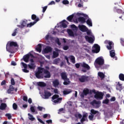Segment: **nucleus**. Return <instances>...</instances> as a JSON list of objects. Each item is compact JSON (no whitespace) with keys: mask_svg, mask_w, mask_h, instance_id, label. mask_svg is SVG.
Wrapping results in <instances>:
<instances>
[{"mask_svg":"<svg viewBox=\"0 0 124 124\" xmlns=\"http://www.w3.org/2000/svg\"><path fill=\"white\" fill-rule=\"evenodd\" d=\"M35 75L37 79L51 78V73L50 72L42 67L38 68V71L35 73Z\"/></svg>","mask_w":124,"mask_h":124,"instance_id":"obj_1","label":"nucleus"},{"mask_svg":"<svg viewBox=\"0 0 124 124\" xmlns=\"http://www.w3.org/2000/svg\"><path fill=\"white\" fill-rule=\"evenodd\" d=\"M94 65H99V68L100 69H106L107 66L104 65V59L101 57L97 58L94 62Z\"/></svg>","mask_w":124,"mask_h":124,"instance_id":"obj_2","label":"nucleus"},{"mask_svg":"<svg viewBox=\"0 0 124 124\" xmlns=\"http://www.w3.org/2000/svg\"><path fill=\"white\" fill-rule=\"evenodd\" d=\"M13 46L18 47V44L15 42H8L6 45L7 50L10 53H13Z\"/></svg>","mask_w":124,"mask_h":124,"instance_id":"obj_3","label":"nucleus"},{"mask_svg":"<svg viewBox=\"0 0 124 124\" xmlns=\"http://www.w3.org/2000/svg\"><path fill=\"white\" fill-rule=\"evenodd\" d=\"M61 76L62 80L64 81L63 82V85L65 86H67V85H69L71 82L69 80V78H67V74L65 72H62L61 73Z\"/></svg>","mask_w":124,"mask_h":124,"instance_id":"obj_4","label":"nucleus"},{"mask_svg":"<svg viewBox=\"0 0 124 124\" xmlns=\"http://www.w3.org/2000/svg\"><path fill=\"white\" fill-rule=\"evenodd\" d=\"M103 96H104V93H103L97 91L94 95V97L97 100H102L103 99Z\"/></svg>","mask_w":124,"mask_h":124,"instance_id":"obj_5","label":"nucleus"},{"mask_svg":"<svg viewBox=\"0 0 124 124\" xmlns=\"http://www.w3.org/2000/svg\"><path fill=\"white\" fill-rule=\"evenodd\" d=\"M78 81L80 83H86V82H89L90 81V78L88 76L82 75L79 77Z\"/></svg>","mask_w":124,"mask_h":124,"instance_id":"obj_6","label":"nucleus"},{"mask_svg":"<svg viewBox=\"0 0 124 124\" xmlns=\"http://www.w3.org/2000/svg\"><path fill=\"white\" fill-rule=\"evenodd\" d=\"M100 51V46H99V45H98L97 44H95L93 46L92 52L93 53H95V54H97V53H99Z\"/></svg>","mask_w":124,"mask_h":124,"instance_id":"obj_7","label":"nucleus"},{"mask_svg":"<svg viewBox=\"0 0 124 124\" xmlns=\"http://www.w3.org/2000/svg\"><path fill=\"white\" fill-rule=\"evenodd\" d=\"M60 96L58 94H54L52 97V99H53L54 103H59L60 101H62V98H59ZM57 100H55L56 99Z\"/></svg>","mask_w":124,"mask_h":124,"instance_id":"obj_8","label":"nucleus"},{"mask_svg":"<svg viewBox=\"0 0 124 124\" xmlns=\"http://www.w3.org/2000/svg\"><path fill=\"white\" fill-rule=\"evenodd\" d=\"M91 104L92 106L96 105V108H99V107H100V105L101 104V101H96V100L94 99L91 102Z\"/></svg>","mask_w":124,"mask_h":124,"instance_id":"obj_9","label":"nucleus"},{"mask_svg":"<svg viewBox=\"0 0 124 124\" xmlns=\"http://www.w3.org/2000/svg\"><path fill=\"white\" fill-rule=\"evenodd\" d=\"M89 93H90V90L88 89H84L83 92L80 94V97L84 98L85 95H88L89 94Z\"/></svg>","mask_w":124,"mask_h":124,"instance_id":"obj_10","label":"nucleus"},{"mask_svg":"<svg viewBox=\"0 0 124 124\" xmlns=\"http://www.w3.org/2000/svg\"><path fill=\"white\" fill-rule=\"evenodd\" d=\"M78 28L81 31H82V32H86V31H88V28H87V27L84 25H78Z\"/></svg>","mask_w":124,"mask_h":124,"instance_id":"obj_11","label":"nucleus"},{"mask_svg":"<svg viewBox=\"0 0 124 124\" xmlns=\"http://www.w3.org/2000/svg\"><path fill=\"white\" fill-rule=\"evenodd\" d=\"M80 120L81 124H84V122H86L88 120V113H84L83 114L82 117Z\"/></svg>","mask_w":124,"mask_h":124,"instance_id":"obj_12","label":"nucleus"},{"mask_svg":"<svg viewBox=\"0 0 124 124\" xmlns=\"http://www.w3.org/2000/svg\"><path fill=\"white\" fill-rule=\"evenodd\" d=\"M52 95V93L48 91H45L44 97L45 99H48Z\"/></svg>","mask_w":124,"mask_h":124,"instance_id":"obj_13","label":"nucleus"},{"mask_svg":"<svg viewBox=\"0 0 124 124\" xmlns=\"http://www.w3.org/2000/svg\"><path fill=\"white\" fill-rule=\"evenodd\" d=\"M105 43H106V44H107V43H108V46H107V49H108V50L112 49V45L113 44V43L112 42L108 41V40H106L105 41Z\"/></svg>","mask_w":124,"mask_h":124,"instance_id":"obj_14","label":"nucleus"},{"mask_svg":"<svg viewBox=\"0 0 124 124\" xmlns=\"http://www.w3.org/2000/svg\"><path fill=\"white\" fill-rule=\"evenodd\" d=\"M38 21H39V18H37L34 21L32 22L27 24V27L29 28L32 27V26H33V25H35V24H36Z\"/></svg>","mask_w":124,"mask_h":124,"instance_id":"obj_15","label":"nucleus"},{"mask_svg":"<svg viewBox=\"0 0 124 124\" xmlns=\"http://www.w3.org/2000/svg\"><path fill=\"white\" fill-rule=\"evenodd\" d=\"M85 38L86 41H88L89 43H93V41H94L93 38L92 37H89V36H85Z\"/></svg>","mask_w":124,"mask_h":124,"instance_id":"obj_16","label":"nucleus"},{"mask_svg":"<svg viewBox=\"0 0 124 124\" xmlns=\"http://www.w3.org/2000/svg\"><path fill=\"white\" fill-rule=\"evenodd\" d=\"M6 108H7V105L4 103H1L0 105V110H6Z\"/></svg>","mask_w":124,"mask_h":124,"instance_id":"obj_17","label":"nucleus"},{"mask_svg":"<svg viewBox=\"0 0 124 124\" xmlns=\"http://www.w3.org/2000/svg\"><path fill=\"white\" fill-rule=\"evenodd\" d=\"M82 67L83 68H86L87 70H90L91 69V67L89 65V64L85 63V62H83L81 64Z\"/></svg>","mask_w":124,"mask_h":124,"instance_id":"obj_18","label":"nucleus"},{"mask_svg":"<svg viewBox=\"0 0 124 124\" xmlns=\"http://www.w3.org/2000/svg\"><path fill=\"white\" fill-rule=\"evenodd\" d=\"M113 11L114 12H117V13H118V14H124V11H123L122 10L120 9H117V7H114L113 8Z\"/></svg>","mask_w":124,"mask_h":124,"instance_id":"obj_19","label":"nucleus"},{"mask_svg":"<svg viewBox=\"0 0 124 124\" xmlns=\"http://www.w3.org/2000/svg\"><path fill=\"white\" fill-rule=\"evenodd\" d=\"M116 90L120 91V92L123 90V85L120 83V82H118V84L116 85Z\"/></svg>","mask_w":124,"mask_h":124,"instance_id":"obj_20","label":"nucleus"},{"mask_svg":"<svg viewBox=\"0 0 124 124\" xmlns=\"http://www.w3.org/2000/svg\"><path fill=\"white\" fill-rule=\"evenodd\" d=\"M27 23H28V20H23L21 23V25H17V27H21V28H25L27 26Z\"/></svg>","mask_w":124,"mask_h":124,"instance_id":"obj_21","label":"nucleus"},{"mask_svg":"<svg viewBox=\"0 0 124 124\" xmlns=\"http://www.w3.org/2000/svg\"><path fill=\"white\" fill-rule=\"evenodd\" d=\"M44 52L46 54H47L48 53H51V52H52V47H51V46H47L44 49Z\"/></svg>","mask_w":124,"mask_h":124,"instance_id":"obj_22","label":"nucleus"},{"mask_svg":"<svg viewBox=\"0 0 124 124\" xmlns=\"http://www.w3.org/2000/svg\"><path fill=\"white\" fill-rule=\"evenodd\" d=\"M78 22L81 23V24H84L86 23V19L84 17H79L78 18Z\"/></svg>","mask_w":124,"mask_h":124,"instance_id":"obj_23","label":"nucleus"},{"mask_svg":"<svg viewBox=\"0 0 124 124\" xmlns=\"http://www.w3.org/2000/svg\"><path fill=\"white\" fill-rule=\"evenodd\" d=\"M15 90V88L13 86L10 85L9 89L7 90L8 93H11L12 92H13Z\"/></svg>","mask_w":124,"mask_h":124,"instance_id":"obj_24","label":"nucleus"},{"mask_svg":"<svg viewBox=\"0 0 124 124\" xmlns=\"http://www.w3.org/2000/svg\"><path fill=\"white\" fill-rule=\"evenodd\" d=\"M29 60H30V55L29 54H27L23 57V61L25 62H29Z\"/></svg>","mask_w":124,"mask_h":124,"instance_id":"obj_25","label":"nucleus"},{"mask_svg":"<svg viewBox=\"0 0 124 124\" xmlns=\"http://www.w3.org/2000/svg\"><path fill=\"white\" fill-rule=\"evenodd\" d=\"M42 46L41 45V44H39L38 45V47H37L36 48V50L37 51V52H39V53H41V51L42 50Z\"/></svg>","mask_w":124,"mask_h":124,"instance_id":"obj_26","label":"nucleus"},{"mask_svg":"<svg viewBox=\"0 0 124 124\" xmlns=\"http://www.w3.org/2000/svg\"><path fill=\"white\" fill-rule=\"evenodd\" d=\"M29 116V119L30 121H31V122H33V121H35V118L33 117V116L30 113L28 114Z\"/></svg>","mask_w":124,"mask_h":124,"instance_id":"obj_27","label":"nucleus"},{"mask_svg":"<svg viewBox=\"0 0 124 124\" xmlns=\"http://www.w3.org/2000/svg\"><path fill=\"white\" fill-rule=\"evenodd\" d=\"M86 24L90 26V27H93V22H92V19L91 18H89L86 21Z\"/></svg>","mask_w":124,"mask_h":124,"instance_id":"obj_28","label":"nucleus"},{"mask_svg":"<svg viewBox=\"0 0 124 124\" xmlns=\"http://www.w3.org/2000/svg\"><path fill=\"white\" fill-rule=\"evenodd\" d=\"M98 76L100 78H101V79H103V78H105V75L101 72H99L98 73Z\"/></svg>","mask_w":124,"mask_h":124,"instance_id":"obj_29","label":"nucleus"},{"mask_svg":"<svg viewBox=\"0 0 124 124\" xmlns=\"http://www.w3.org/2000/svg\"><path fill=\"white\" fill-rule=\"evenodd\" d=\"M28 67L30 69H35V65H34V63H31L30 64H28Z\"/></svg>","mask_w":124,"mask_h":124,"instance_id":"obj_30","label":"nucleus"},{"mask_svg":"<svg viewBox=\"0 0 124 124\" xmlns=\"http://www.w3.org/2000/svg\"><path fill=\"white\" fill-rule=\"evenodd\" d=\"M72 91H71V90H70V89H69L67 90H64L63 91V93L65 95H66V94H69V93H72Z\"/></svg>","mask_w":124,"mask_h":124,"instance_id":"obj_31","label":"nucleus"},{"mask_svg":"<svg viewBox=\"0 0 124 124\" xmlns=\"http://www.w3.org/2000/svg\"><path fill=\"white\" fill-rule=\"evenodd\" d=\"M53 84L54 87H58V86L60 85V82H59V80L58 79H56L53 82Z\"/></svg>","mask_w":124,"mask_h":124,"instance_id":"obj_32","label":"nucleus"},{"mask_svg":"<svg viewBox=\"0 0 124 124\" xmlns=\"http://www.w3.org/2000/svg\"><path fill=\"white\" fill-rule=\"evenodd\" d=\"M68 33L70 36H74V32L70 29L68 30Z\"/></svg>","mask_w":124,"mask_h":124,"instance_id":"obj_33","label":"nucleus"},{"mask_svg":"<svg viewBox=\"0 0 124 124\" xmlns=\"http://www.w3.org/2000/svg\"><path fill=\"white\" fill-rule=\"evenodd\" d=\"M74 17V15H71L67 17V20H68L69 22H71Z\"/></svg>","mask_w":124,"mask_h":124,"instance_id":"obj_34","label":"nucleus"},{"mask_svg":"<svg viewBox=\"0 0 124 124\" xmlns=\"http://www.w3.org/2000/svg\"><path fill=\"white\" fill-rule=\"evenodd\" d=\"M110 56L111 58H114L115 57V55H116V53H115V50H112L110 51Z\"/></svg>","mask_w":124,"mask_h":124,"instance_id":"obj_35","label":"nucleus"},{"mask_svg":"<svg viewBox=\"0 0 124 124\" xmlns=\"http://www.w3.org/2000/svg\"><path fill=\"white\" fill-rule=\"evenodd\" d=\"M70 57L71 62H72V63H75V57H74L73 55H71Z\"/></svg>","mask_w":124,"mask_h":124,"instance_id":"obj_36","label":"nucleus"},{"mask_svg":"<svg viewBox=\"0 0 124 124\" xmlns=\"http://www.w3.org/2000/svg\"><path fill=\"white\" fill-rule=\"evenodd\" d=\"M38 85L39 87H46V83H45L43 82H39Z\"/></svg>","mask_w":124,"mask_h":124,"instance_id":"obj_37","label":"nucleus"},{"mask_svg":"<svg viewBox=\"0 0 124 124\" xmlns=\"http://www.w3.org/2000/svg\"><path fill=\"white\" fill-rule=\"evenodd\" d=\"M119 78L121 81H124V74H120L119 75Z\"/></svg>","mask_w":124,"mask_h":124,"instance_id":"obj_38","label":"nucleus"},{"mask_svg":"<svg viewBox=\"0 0 124 124\" xmlns=\"http://www.w3.org/2000/svg\"><path fill=\"white\" fill-rule=\"evenodd\" d=\"M91 115H95V114H97V113H99V112L97 110H95L93 109H92L91 110Z\"/></svg>","mask_w":124,"mask_h":124,"instance_id":"obj_39","label":"nucleus"},{"mask_svg":"<svg viewBox=\"0 0 124 124\" xmlns=\"http://www.w3.org/2000/svg\"><path fill=\"white\" fill-rule=\"evenodd\" d=\"M59 57V52L57 51H53V58H58Z\"/></svg>","mask_w":124,"mask_h":124,"instance_id":"obj_40","label":"nucleus"},{"mask_svg":"<svg viewBox=\"0 0 124 124\" xmlns=\"http://www.w3.org/2000/svg\"><path fill=\"white\" fill-rule=\"evenodd\" d=\"M31 19L33 20V21H35L36 19L39 17L36 16V15L33 14L31 15Z\"/></svg>","mask_w":124,"mask_h":124,"instance_id":"obj_41","label":"nucleus"},{"mask_svg":"<svg viewBox=\"0 0 124 124\" xmlns=\"http://www.w3.org/2000/svg\"><path fill=\"white\" fill-rule=\"evenodd\" d=\"M13 108L14 109V110H17V109H18V105H17V104L16 103H14L13 104Z\"/></svg>","mask_w":124,"mask_h":124,"instance_id":"obj_42","label":"nucleus"},{"mask_svg":"<svg viewBox=\"0 0 124 124\" xmlns=\"http://www.w3.org/2000/svg\"><path fill=\"white\" fill-rule=\"evenodd\" d=\"M109 101H110L109 100V99H108V98H106V99H105L103 101V103L104 104H108V103H109Z\"/></svg>","mask_w":124,"mask_h":124,"instance_id":"obj_43","label":"nucleus"},{"mask_svg":"<svg viewBox=\"0 0 124 124\" xmlns=\"http://www.w3.org/2000/svg\"><path fill=\"white\" fill-rule=\"evenodd\" d=\"M6 117H7L8 120H11L12 118V116H11V114L10 113H7L5 114Z\"/></svg>","mask_w":124,"mask_h":124,"instance_id":"obj_44","label":"nucleus"},{"mask_svg":"<svg viewBox=\"0 0 124 124\" xmlns=\"http://www.w3.org/2000/svg\"><path fill=\"white\" fill-rule=\"evenodd\" d=\"M18 30V28L16 29L13 33L12 34V36H15L16 34H17V31Z\"/></svg>","mask_w":124,"mask_h":124,"instance_id":"obj_45","label":"nucleus"},{"mask_svg":"<svg viewBox=\"0 0 124 124\" xmlns=\"http://www.w3.org/2000/svg\"><path fill=\"white\" fill-rule=\"evenodd\" d=\"M37 109L39 111H42V110H45V108L44 107L39 106H38Z\"/></svg>","mask_w":124,"mask_h":124,"instance_id":"obj_46","label":"nucleus"},{"mask_svg":"<svg viewBox=\"0 0 124 124\" xmlns=\"http://www.w3.org/2000/svg\"><path fill=\"white\" fill-rule=\"evenodd\" d=\"M63 4H69V1L67 0H64L62 1Z\"/></svg>","mask_w":124,"mask_h":124,"instance_id":"obj_47","label":"nucleus"},{"mask_svg":"<svg viewBox=\"0 0 124 124\" xmlns=\"http://www.w3.org/2000/svg\"><path fill=\"white\" fill-rule=\"evenodd\" d=\"M62 28H63V29H65V28H67V25L64 22L62 23Z\"/></svg>","mask_w":124,"mask_h":124,"instance_id":"obj_48","label":"nucleus"},{"mask_svg":"<svg viewBox=\"0 0 124 124\" xmlns=\"http://www.w3.org/2000/svg\"><path fill=\"white\" fill-rule=\"evenodd\" d=\"M22 64V66L24 68V69H27L28 68V65L26 63H25L24 62H21Z\"/></svg>","mask_w":124,"mask_h":124,"instance_id":"obj_49","label":"nucleus"},{"mask_svg":"<svg viewBox=\"0 0 124 124\" xmlns=\"http://www.w3.org/2000/svg\"><path fill=\"white\" fill-rule=\"evenodd\" d=\"M30 110L31 111V112H32V113H34L35 112V109H34V107H31L30 108Z\"/></svg>","mask_w":124,"mask_h":124,"instance_id":"obj_50","label":"nucleus"},{"mask_svg":"<svg viewBox=\"0 0 124 124\" xmlns=\"http://www.w3.org/2000/svg\"><path fill=\"white\" fill-rule=\"evenodd\" d=\"M82 64L81 63H77L75 64V66L76 68H80V64Z\"/></svg>","mask_w":124,"mask_h":124,"instance_id":"obj_51","label":"nucleus"},{"mask_svg":"<svg viewBox=\"0 0 124 124\" xmlns=\"http://www.w3.org/2000/svg\"><path fill=\"white\" fill-rule=\"evenodd\" d=\"M11 84L12 85H15V80H14V78H12L11 79Z\"/></svg>","mask_w":124,"mask_h":124,"instance_id":"obj_52","label":"nucleus"},{"mask_svg":"<svg viewBox=\"0 0 124 124\" xmlns=\"http://www.w3.org/2000/svg\"><path fill=\"white\" fill-rule=\"evenodd\" d=\"M93 117L94 115L93 114H91V115H89V119L90 121H93Z\"/></svg>","mask_w":124,"mask_h":124,"instance_id":"obj_53","label":"nucleus"},{"mask_svg":"<svg viewBox=\"0 0 124 124\" xmlns=\"http://www.w3.org/2000/svg\"><path fill=\"white\" fill-rule=\"evenodd\" d=\"M63 49L65 51H66V50H68V49H69V46H64L63 47Z\"/></svg>","mask_w":124,"mask_h":124,"instance_id":"obj_54","label":"nucleus"},{"mask_svg":"<svg viewBox=\"0 0 124 124\" xmlns=\"http://www.w3.org/2000/svg\"><path fill=\"white\" fill-rule=\"evenodd\" d=\"M56 42L57 43V44H58L59 45H62V43H61V42H60V39L57 38L56 40Z\"/></svg>","mask_w":124,"mask_h":124,"instance_id":"obj_55","label":"nucleus"},{"mask_svg":"<svg viewBox=\"0 0 124 124\" xmlns=\"http://www.w3.org/2000/svg\"><path fill=\"white\" fill-rule=\"evenodd\" d=\"M23 99L24 101H26L27 102V101H28V96H24Z\"/></svg>","mask_w":124,"mask_h":124,"instance_id":"obj_56","label":"nucleus"},{"mask_svg":"<svg viewBox=\"0 0 124 124\" xmlns=\"http://www.w3.org/2000/svg\"><path fill=\"white\" fill-rule=\"evenodd\" d=\"M47 7H48L47 6H46L43 7V13H44V12H45L46 11Z\"/></svg>","mask_w":124,"mask_h":124,"instance_id":"obj_57","label":"nucleus"},{"mask_svg":"<svg viewBox=\"0 0 124 124\" xmlns=\"http://www.w3.org/2000/svg\"><path fill=\"white\" fill-rule=\"evenodd\" d=\"M75 117H78V119H82V114L78 113V116L75 115Z\"/></svg>","mask_w":124,"mask_h":124,"instance_id":"obj_58","label":"nucleus"},{"mask_svg":"<svg viewBox=\"0 0 124 124\" xmlns=\"http://www.w3.org/2000/svg\"><path fill=\"white\" fill-rule=\"evenodd\" d=\"M121 43L122 45V46H124V40L123 38L121 39Z\"/></svg>","mask_w":124,"mask_h":124,"instance_id":"obj_59","label":"nucleus"},{"mask_svg":"<svg viewBox=\"0 0 124 124\" xmlns=\"http://www.w3.org/2000/svg\"><path fill=\"white\" fill-rule=\"evenodd\" d=\"M11 65H14V66H15V65H16L17 64L16 63V62H15V61H12Z\"/></svg>","mask_w":124,"mask_h":124,"instance_id":"obj_60","label":"nucleus"},{"mask_svg":"<svg viewBox=\"0 0 124 124\" xmlns=\"http://www.w3.org/2000/svg\"><path fill=\"white\" fill-rule=\"evenodd\" d=\"M5 84H6V81H5V80H3L1 83V86H3V85H5Z\"/></svg>","mask_w":124,"mask_h":124,"instance_id":"obj_61","label":"nucleus"},{"mask_svg":"<svg viewBox=\"0 0 124 124\" xmlns=\"http://www.w3.org/2000/svg\"><path fill=\"white\" fill-rule=\"evenodd\" d=\"M110 101H115L116 100V97H112V98H110Z\"/></svg>","mask_w":124,"mask_h":124,"instance_id":"obj_62","label":"nucleus"},{"mask_svg":"<svg viewBox=\"0 0 124 124\" xmlns=\"http://www.w3.org/2000/svg\"><path fill=\"white\" fill-rule=\"evenodd\" d=\"M71 28H72V29H77V27L74 24L71 25Z\"/></svg>","mask_w":124,"mask_h":124,"instance_id":"obj_63","label":"nucleus"},{"mask_svg":"<svg viewBox=\"0 0 124 124\" xmlns=\"http://www.w3.org/2000/svg\"><path fill=\"white\" fill-rule=\"evenodd\" d=\"M55 3L54 1H51L48 4V5H53V4H55Z\"/></svg>","mask_w":124,"mask_h":124,"instance_id":"obj_64","label":"nucleus"}]
</instances>
